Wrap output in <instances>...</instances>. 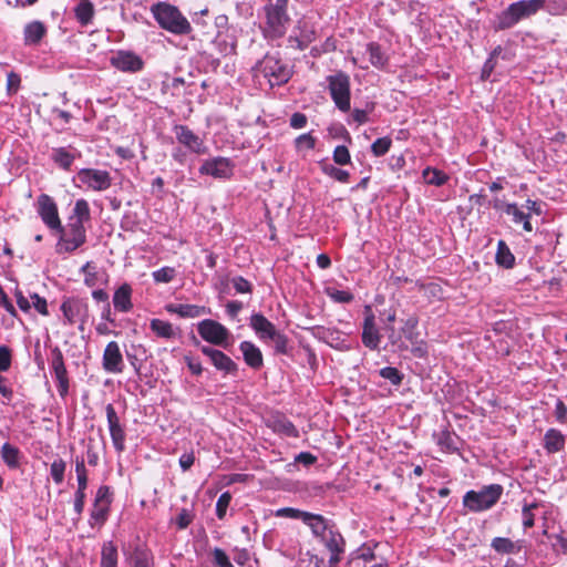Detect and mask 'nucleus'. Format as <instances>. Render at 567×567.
<instances>
[{"instance_id": "f257e3e1", "label": "nucleus", "mask_w": 567, "mask_h": 567, "mask_svg": "<svg viewBox=\"0 0 567 567\" xmlns=\"http://www.w3.org/2000/svg\"><path fill=\"white\" fill-rule=\"evenodd\" d=\"M151 13L158 25L175 35H187L193 31L190 22L181 10L168 2L159 1L151 7Z\"/></svg>"}, {"instance_id": "f03ea898", "label": "nucleus", "mask_w": 567, "mask_h": 567, "mask_svg": "<svg viewBox=\"0 0 567 567\" xmlns=\"http://www.w3.org/2000/svg\"><path fill=\"white\" fill-rule=\"evenodd\" d=\"M288 0H276L265 6L266 25L264 33L266 38L278 39L284 37L290 21L287 13Z\"/></svg>"}, {"instance_id": "7ed1b4c3", "label": "nucleus", "mask_w": 567, "mask_h": 567, "mask_svg": "<svg viewBox=\"0 0 567 567\" xmlns=\"http://www.w3.org/2000/svg\"><path fill=\"white\" fill-rule=\"evenodd\" d=\"M256 71L262 75L270 86H279L289 81L291 78L290 66L282 61L277 54H266L257 64Z\"/></svg>"}, {"instance_id": "20e7f679", "label": "nucleus", "mask_w": 567, "mask_h": 567, "mask_svg": "<svg viewBox=\"0 0 567 567\" xmlns=\"http://www.w3.org/2000/svg\"><path fill=\"white\" fill-rule=\"evenodd\" d=\"M544 0H524L509 4L496 20V30H506L514 27L524 18L535 14L542 7Z\"/></svg>"}, {"instance_id": "39448f33", "label": "nucleus", "mask_w": 567, "mask_h": 567, "mask_svg": "<svg viewBox=\"0 0 567 567\" xmlns=\"http://www.w3.org/2000/svg\"><path fill=\"white\" fill-rule=\"evenodd\" d=\"M52 235L59 236L56 244L59 254L73 252L86 241L85 226L69 219L65 227L61 225V231H54Z\"/></svg>"}, {"instance_id": "423d86ee", "label": "nucleus", "mask_w": 567, "mask_h": 567, "mask_svg": "<svg viewBox=\"0 0 567 567\" xmlns=\"http://www.w3.org/2000/svg\"><path fill=\"white\" fill-rule=\"evenodd\" d=\"M503 493V487L492 484L481 491H470L463 497V504L472 512H482L494 506Z\"/></svg>"}, {"instance_id": "0eeeda50", "label": "nucleus", "mask_w": 567, "mask_h": 567, "mask_svg": "<svg viewBox=\"0 0 567 567\" xmlns=\"http://www.w3.org/2000/svg\"><path fill=\"white\" fill-rule=\"evenodd\" d=\"M331 99L336 106L342 111L350 110V78L343 72L327 78Z\"/></svg>"}, {"instance_id": "6e6552de", "label": "nucleus", "mask_w": 567, "mask_h": 567, "mask_svg": "<svg viewBox=\"0 0 567 567\" xmlns=\"http://www.w3.org/2000/svg\"><path fill=\"white\" fill-rule=\"evenodd\" d=\"M38 215L51 234L61 231V218L55 200L47 194L38 196Z\"/></svg>"}, {"instance_id": "1a4fd4ad", "label": "nucleus", "mask_w": 567, "mask_h": 567, "mask_svg": "<svg viewBox=\"0 0 567 567\" xmlns=\"http://www.w3.org/2000/svg\"><path fill=\"white\" fill-rule=\"evenodd\" d=\"M197 331L205 341L221 347L226 346L230 336L226 327L210 319L200 321L198 323Z\"/></svg>"}, {"instance_id": "9d476101", "label": "nucleus", "mask_w": 567, "mask_h": 567, "mask_svg": "<svg viewBox=\"0 0 567 567\" xmlns=\"http://www.w3.org/2000/svg\"><path fill=\"white\" fill-rule=\"evenodd\" d=\"M79 181L95 192L106 190L112 185V178L106 171L83 168L78 173Z\"/></svg>"}, {"instance_id": "9b49d317", "label": "nucleus", "mask_w": 567, "mask_h": 567, "mask_svg": "<svg viewBox=\"0 0 567 567\" xmlns=\"http://www.w3.org/2000/svg\"><path fill=\"white\" fill-rule=\"evenodd\" d=\"M61 310L70 324L80 322V329L83 330L89 317V308L85 302L79 299H68L62 303Z\"/></svg>"}, {"instance_id": "f8f14e48", "label": "nucleus", "mask_w": 567, "mask_h": 567, "mask_svg": "<svg viewBox=\"0 0 567 567\" xmlns=\"http://www.w3.org/2000/svg\"><path fill=\"white\" fill-rule=\"evenodd\" d=\"M174 132L178 143L184 145L190 152L198 155L208 153V147L205 145L204 141L187 126L176 125L174 127Z\"/></svg>"}, {"instance_id": "ddd939ff", "label": "nucleus", "mask_w": 567, "mask_h": 567, "mask_svg": "<svg viewBox=\"0 0 567 567\" xmlns=\"http://www.w3.org/2000/svg\"><path fill=\"white\" fill-rule=\"evenodd\" d=\"M199 174L215 178H228L233 174V164L226 157H215L205 161L199 167Z\"/></svg>"}, {"instance_id": "4468645a", "label": "nucleus", "mask_w": 567, "mask_h": 567, "mask_svg": "<svg viewBox=\"0 0 567 567\" xmlns=\"http://www.w3.org/2000/svg\"><path fill=\"white\" fill-rule=\"evenodd\" d=\"M381 336L375 324V317L370 306L364 307L362 342L371 350L379 348Z\"/></svg>"}, {"instance_id": "2eb2a0df", "label": "nucleus", "mask_w": 567, "mask_h": 567, "mask_svg": "<svg viewBox=\"0 0 567 567\" xmlns=\"http://www.w3.org/2000/svg\"><path fill=\"white\" fill-rule=\"evenodd\" d=\"M320 542L330 553V567H337V565L341 560L342 554L344 553L346 542L342 535L336 528H333Z\"/></svg>"}, {"instance_id": "dca6fc26", "label": "nucleus", "mask_w": 567, "mask_h": 567, "mask_svg": "<svg viewBox=\"0 0 567 567\" xmlns=\"http://www.w3.org/2000/svg\"><path fill=\"white\" fill-rule=\"evenodd\" d=\"M102 365L109 373L116 374L123 372L124 361L117 342L111 341L106 344L103 352Z\"/></svg>"}, {"instance_id": "f3484780", "label": "nucleus", "mask_w": 567, "mask_h": 567, "mask_svg": "<svg viewBox=\"0 0 567 567\" xmlns=\"http://www.w3.org/2000/svg\"><path fill=\"white\" fill-rule=\"evenodd\" d=\"M105 412L113 445L116 451L122 452L124 450L125 432L120 423V417L112 404L106 405Z\"/></svg>"}, {"instance_id": "a211bd4d", "label": "nucleus", "mask_w": 567, "mask_h": 567, "mask_svg": "<svg viewBox=\"0 0 567 567\" xmlns=\"http://www.w3.org/2000/svg\"><path fill=\"white\" fill-rule=\"evenodd\" d=\"M40 106L45 118L52 126L55 127V130H63L71 118L70 113L60 110L55 105H52L47 99L40 103Z\"/></svg>"}, {"instance_id": "6ab92c4d", "label": "nucleus", "mask_w": 567, "mask_h": 567, "mask_svg": "<svg viewBox=\"0 0 567 567\" xmlns=\"http://www.w3.org/2000/svg\"><path fill=\"white\" fill-rule=\"evenodd\" d=\"M111 63L114 68L124 72H136L143 66V61L132 52L120 51L112 56Z\"/></svg>"}, {"instance_id": "aec40b11", "label": "nucleus", "mask_w": 567, "mask_h": 567, "mask_svg": "<svg viewBox=\"0 0 567 567\" xmlns=\"http://www.w3.org/2000/svg\"><path fill=\"white\" fill-rule=\"evenodd\" d=\"M51 365L58 382V391L61 396H65L69 391V379L61 351H53Z\"/></svg>"}, {"instance_id": "412c9836", "label": "nucleus", "mask_w": 567, "mask_h": 567, "mask_svg": "<svg viewBox=\"0 0 567 567\" xmlns=\"http://www.w3.org/2000/svg\"><path fill=\"white\" fill-rule=\"evenodd\" d=\"M202 352L210 359L216 369L227 373L236 371V363L224 352L206 346L202 348Z\"/></svg>"}, {"instance_id": "4be33fe9", "label": "nucleus", "mask_w": 567, "mask_h": 567, "mask_svg": "<svg viewBox=\"0 0 567 567\" xmlns=\"http://www.w3.org/2000/svg\"><path fill=\"white\" fill-rule=\"evenodd\" d=\"M305 524H307L309 526V528L311 529L312 534L319 538L320 540L322 538H324V536L331 530L334 528L333 525H330L328 523V520L321 516V515H318V514H312V513H309L306 517H305Z\"/></svg>"}, {"instance_id": "5701e85b", "label": "nucleus", "mask_w": 567, "mask_h": 567, "mask_svg": "<svg viewBox=\"0 0 567 567\" xmlns=\"http://www.w3.org/2000/svg\"><path fill=\"white\" fill-rule=\"evenodd\" d=\"M243 352L245 362L252 369H259L262 367V354L259 348H257L250 341H243L239 346Z\"/></svg>"}, {"instance_id": "b1692460", "label": "nucleus", "mask_w": 567, "mask_h": 567, "mask_svg": "<svg viewBox=\"0 0 567 567\" xmlns=\"http://www.w3.org/2000/svg\"><path fill=\"white\" fill-rule=\"evenodd\" d=\"M250 326L260 339H269L277 331L275 326L260 313H255L251 316Z\"/></svg>"}, {"instance_id": "393cba45", "label": "nucleus", "mask_w": 567, "mask_h": 567, "mask_svg": "<svg viewBox=\"0 0 567 567\" xmlns=\"http://www.w3.org/2000/svg\"><path fill=\"white\" fill-rule=\"evenodd\" d=\"M132 288L130 285H122L113 296L114 308L121 312H127L132 309L133 303L131 301Z\"/></svg>"}, {"instance_id": "a878e982", "label": "nucleus", "mask_w": 567, "mask_h": 567, "mask_svg": "<svg viewBox=\"0 0 567 567\" xmlns=\"http://www.w3.org/2000/svg\"><path fill=\"white\" fill-rule=\"evenodd\" d=\"M565 446L564 434L556 430L549 429L544 436V447L548 453H557Z\"/></svg>"}, {"instance_id": "bb28decb", "label": "nucleus", "mask_w": 567, "mask_h": 567, "mask_svg": "<svg viewBox=\"0 0 567 567\" xmlns=\"http://www.w3.org/2000/svg\"><path fill=\"white\" fill-rule=\"evenodd\" d=\"M166 309L168 312L176 313L182 318H196L206 313L205 307L187 303L168 305Z\"/></svg>"}, {"instance_id": "cd10ccee", "label": "nucleus", "mask_w": 567, "mask_h": 567, "mask_svg": "<svg viewBox=\"0 0 567 567\" xmlns=\"http://www.w3.org/2000/svg\"><path fill=\"white\" fill-rule=\"evenodd\" d=\"M90 219L91 212L89 203L85 199H78L71 215L69 216V220L85 225Z\"/></svg>"}, {"instance_id": "c85d7f7f", "label": "nucleus", "mask_w": 567, "mask_h": 567, "mask_svg": "<svg viewBox=\"0 0 567 567\" xmlns=\"http://www.w3.org/2000/svg\"><path fill=\"white\" fill-rule=\"evenodd\" d=\"M74 13L82 25H87L94 17V6L90 0H80L74 8Z\"/></svg>"}, {"instance_id": "c756f323", "label": "nucleus", "mask_w": 567, "mask_h": 567, "mask_svg": "<svg viewBox=\"0 0 567 567\" xmlns=\"http://www.w3.org/2000/svg\"><path fill=\"white\" fill-rule=\"evenodd\" d=\"M495 260L498 266L504 267L506 269H511L515 265V257L512 254L508 246L506 245V243L503 240H499L497 244Z\"/></svg>"}, {"instance_id": "7c9ffc66", "label": "nucleus", "mask_w": 567, "mask_h": 567, "mask_svg": "<svg viewBox=\"0 0 567 567\" xmlns=\"http://www.w3.org/2000/svg\"><path fill=\"white\" fill-rule=\"evenodd\" d=\"M150 326L152 331L159 338L172 339L175 337L174 328L167 321H163L161 319H152Z\"/></svg>"}, {"instance_id": "2f4dec72", "label": "nucleus", "mask_w": 567, "mask_h": 567, "mask_svg": "<svg viewBox=\"0 0 567 567\" xmlns=\"http://www.w3.org/2000/svg\"><path fill=\"white\" fill-rule=\"evenodd\" d=\"M51 158L63 169H69L75 157L66 148L59 147L52 151Z\"/></svg>"}, {"instance_id": "473e14b6", "label": "nucleus", "mask_w": 567, "mask_h": 567, "mask_svg": "<svg viewBox=\"0 0 567 567\" xmlns=\"http://www.w3.org/2000/svg\"><path fill=\"white\" fill-rule=\"evenodd\" d=\"M117 566V549L110 542L105 543L102 547L101 567H116Z\"/></svg>"}, {"instance_id": "72a5a7b5", "label": "nucleus", "mask_w": 567, "mask_h": 567, "mask_svg": "<svg viewBox=\"0 0 567 567\" xmlns=\"http://www.w3.org/2000/svg\"><path fill=\"white\" fill-rule=\"evenodd\" d=\"M81 272L84 275V284L89 287H94L102 280V274L97 271L96 266L91 261L82 266Z\"/></svg>"}, {"instance_id": "f704fd0d", "label": "nucleus", "mask_w": 567, "mask_h": 567, "mask_svg": "<svg viewBox=\"0 0 567 567\" xmlns=\"http://www.w3.org/2000/svg\"><path fill=\"white\" fill-rule=\"evenodd\" d=\"M367 53L369 54L370 63L375 68H383L388 61L385 54L377 43H369L367 45Z\"/></svg>"}, {"instance_id": "c9c22d12", "label": "nucleus", "mask_w": 567, "mask_h": 567, "mask_svg": "<svg viewBox=\"0 0 567 567\" xmlns=\"http://www.w3.org/2000/svg\"><path fill=\"white\" fill-rule=\"evenodd\" d=\"M435 436H436L437 445H440L443 451L453 452V451L457 450V447H456L457 436L454 433H451L447 430H443L440 433H437Z\"/></svg>"}, {"instance_id": "e433bc0d", "label": "nucleus", "mask_w": 567, "mask_h": 567, "mask_svg": "<svg viewBox=\"0 0 567 567\" xmlns=\"http://www.w3.org/2000/svg\"><path fill=\"white\" fill-rule=\"evenodd\" d=\"M492 548L501 554H512L519 549L509 538L496 537L492 540Z\"/></svg>"}, {"instance_id": "4c0bfd02", "label": "nucleus", "mask_w": 567, "mask_h": 567, "mask_svg": "<svg viewBox=\"0 0 567 567\" xmlns=\"http://www.w3.org/2000/svg\"><path fill=\"white\" fill-rule=\"evenodd\" d=\"M417 319L415 317L408 318L403 327L401 328V334L404 336L406 340H409L413 346L416 344V327H417Z\"/></svg>"}, {"instance_id": "58836bf2", "label": "nucleus", "mask_w": 567, "mask_h": 567, "mask_svg": "<svg viewBox=\"0 0 567 567\" xmlns=\"http://www.w3.org/2000/svg\"><path fill=\"white\" fill-rule=\"evenodd\" d=\"M321 169L326 175L338 182L347 183L349 181L350 174L344 169L333 166L332 164L323 163L321 164Z\"/></svg>"}, {"instance_id": "ea45409f", "label": "nucleus", "mask_w": 567, "mask_h": 567, "mask_svg": "<svg viewBox=\"0 0 567 567\" xmlns=\"http://www.w3.org/2000/svg\"><path fill=\"white\" fill-rule=\"evenodd\" d=\"M2 458L10 468H14L19 464V451L9 443L2 446Z\"/></svg>"}, {"instance_id": "a19ab883", "label": "nucleus", "mask_w": 567, "mask_h": 567, "mask_svg": "<svg viewBox=\"0 0 567 567\" xmlns=\"http://www.w3.org/2000/svg\"><path fill=\"white\" fill-rule=\"evenodd\" d=\"M423 177L427 184L436 186L443 185L447 179V176L443 172L432 168L424 169Z\"/></svg>"}, {"instance_id": "79ce46f5", "label": "nucleus", "mask_w": 567, "mask_h": 567, "mask_svg": "<svg viewBox=\"0 0 567 567\" xmlns=\"http://www.w3.org/2000/svg\"><path fill=\"white\" fill-rule=\"evenodd\" d=\"M75 472L78 477V491L85 493L87 486V472L83 460H76Z\"/></svg>"}, {"instance_id": "37998d69", "label": "nucleus", "mask_w": 567, "mask_h": 567, "mask_svg": "<svg viewBox=\"0 0 567 567\" xmlns=\"http://www.w3.org/2000/svg\"><path fill=\"white\" fill-rule=\"evenodd\" d=\"M392 145V141L389 137H381L373 142L371 151L375 156H383L386 154Z\"/></svg>"}, {"instance_id": "c03bdc74", "label": "nucleus", "mask_w": 567, "mask_h": 567, "mask_svg": "<svg viewBox=\"0 0 567 567\" xmlns=\"http://www.w3.org/2000/svg\"><path fill=\"white\" fill-rule=\"evenodd\" d=\"M309 513L308 512H302L300 509H297V508H292V507H284V508H279L277 512H276V516L277 517H286V518H293V519H301L302 522H305V517L308 515Z\"/></svg>"}, {"instance_id": "a18cd8bd", "label": "nucleus", "mask_w": 567, "mask_h": 567, "mask_svg": "<svg viewBox=\"0 0 567 567\" xmlns=\"http://www.w3.org/2000/svg\"><path fill=\"white\" fill-rule=\"evenodd\" d=\"M380 375L389 380L393 385H399L402 382L401 372L393 367H385L380 370Z\"/></svg>"}, {"instance_id": "49530a36", "label": "nucleus", "mask_w": 567, "mask_h": 567, "mask_svg": "<svg viewBox=\"0 0 567 567\" xmlns=\"http://www.w3.org/2000/svg\"><path fill=\"white\" fill-rule=\"evenodd\" d=\"M175 269L172 267H163L153 272V279L156 282H169L175 277Z\"/></svg>"}, {"instance_id": "de8ad7c7", "label": "nucleus", "mask_w": 567, "mask_h": 567, "mask_svg": "<svg viewBox=\"0 0 567 567\" xmlns=\"http://www.w3.org/2000/svg\"><path fill=\"white\" fill-rule=\"evenodd\" d=\"M64 471H65V463L62 460H55L51 464L50 473H51L53 481L56 484H60L63 482Z\"/></svg>"}, {"instance_id": "09e8293b", "label": "nucleus", "mask_w": 567, "mask_h": 567, "mask_svg": "<svg viewBox=\"0 0 567 567\" xmlns=\"http://www.w3.org/2000/svg\"><path fill=\"white\" fill-rule=\"evenodd\" d=\"M231 501V495L228 492L223 493L216 504V515L219 519H223L226 515V511L229 506V503Z\"/></svg>"}, {"instance_id": "8fccbe9b", "label": "nucleus", "mask_w": 567, "mask_h": 567, "mask_svg": "<svg viewBox=\"0 0 567 567\" xmlns=\"http://www.w3.org/2000/svg\"><path fill=\"white\" fill-rule=\"evenodd\" d=\"M384 329L388 331V338L393 346H396L399 349L409 348L408 344H405V342L402 340L401 332H396L393 326L384 324Z\"/></svg>"}, {"instance_id": "3c124183", "label": "nucleus", "mask_w": 567, "mask_h": 567, "mask_svg": "<svg viewBox=\"0 0 567 567\" xmlns=\"http://www.w3.org/2000/svg\"><path fill=\"white\" fill-rule=\"evenodd\" d=\"M537 503L526 504L523 507L522 516H523V526L524 528H530L534 526V514L533 509L537 508Z\"/></svg>"}, {"instance_id": "603ef678", "label": "nucleus", "mask_w": 567, "mask_h": 567, "mask_svg": "<svg viewBox=\"0 0 567 567\" xmlns=\"http://www.w3.org/2000/svg\"><path fill=\"white\" fill-rule=\"evenodd\" d=\"M350 153L344 145H339L333 151V161L338 165H346L350 163Z\"/></svg>"}, {"instance_id": "864d4df0", "label": "nucleus", "mask_w": 567, "mask_h": 567, "mask_svg": "<svg viewBox=\"0 0 567 567\" xmlns=\"http://www.w3.org/2000/svg\"><path fill=\"white\" fill-rule=\"evenodd\" d=\"M109 504L110 501H106L105 504H94V508L91 514L92 519L96 523H104L109 511Z\"/></svg>"}, {"instance_id": "5fc2aeb1", "label": "nucleus", "mask_w": 567, "mask_h": 567, "mask_svg": "<svg viewBox=\"0 0 567 567\" xmlns=\"http://www.w3.org/2000/svg\"><path fill=\"white\" fill-rule=\"evenodd\" d=\"M11 350L7 346H0V372L8 371L11 367Z\"/></svg>"}, {"instance_id": "6e6d98bb", "label": "nucleus", "mask_w": 567, "mask_h": 567, "mask_svg": "<svg viewBox=\"0 0 567 567\" xmlns=\"http://www.w3.org/2000/svg\"><path fill=\"white\" fill-rule=\"evenodd\" d=\"M194 519V514L187 508H183L176 517V524L179 529L187 528Z\"/></svg>"}, {"instance_id": "4d7b16f0", "label": "nucleus", "mask_w": 567, "mask_h": 567, "mask_svg": "<svg viewBox=\"0 0 567 567\" xmlns=\"http://www.w3.org/2000/svg\"><path fill=\"white\" fill-rule=\"evenodd\" d=\"M504 212L513 217V221L519 224L525 219L526 215L523 210H520L516 204H506Z\"/></svg>"}, {"instance_id": "13d9d810", "label": "nucleus", "mask_w": 567, "mask_h": 567, "mask_svg": "<svg viewBox=\"0 0 567 567\" xmlns=\"http://www.w3.org/2000/svg\"><path fill=\"white\" fill-rule=\"evenodd\" d=\"M213 558L217 567H234L226 553L220 548L214 549Z\"/></svg>"}, {"instance_id": "bf43d9fd", "label": "nucleus", "mask_w": 567, "mask_h": 567, "mask_svg": "<svg viewBox=\"0 0 567 567\" xmlns=\"http://www.w3.org/2000/svg\"><path fill=\"white\" fill-rule=\"evenodd\" d=\"M329 296L337 302L349 303L353 300V295L346 290H328Z\"/></svg>"}, {"instance_id": "052dcab7", "label": "nucleus", "mask_w": 567, "mask_h": 567, "mask_svg": "<svg viewBox=\"0 0 567 567\" xmlns=\"http://www.w3.org/2000/svg\"><path fill=\"white\" fill-rule=\"evenodd\" d=\"M233 286L238 293L251 292V284L243 277H235L231 279Z\"/></svg>"}, {"instance_id": "680f3d73", "label": "nucleus", "mask_w": 567, "mask_h": 567, "mask_svg": "<svg viewBox=\"0 0 567 567\" xmlns=\"http://www.w3.org/2000/svg\"><path fill=\"white\" fill-rule=\"evenodd\" d=\"M316 145V140L310 134H302L296 138L297 148L312 150Z\"/></svg>"}, {"instance_id": "e2e57ef3", "label": "nucleus", "mask_w": 567, "mask_h": 567, "mask_svg": "<svg viewBox=\"0 0 567 567\" xmlns=\"http://www.w3.org/2000/svg\"><path fill=\"white\" fill-rule=\"evenodd\" d=\"M300 564L301 567H327L322 558L310 554H307V558H302Z\"/></svg>"}, {"instance_id": "0e129e2a", "label": "nucleus", "mask_w": 567, "mask_h": 567, "mask_svg": "<svg viewBox=\"0 0 567 567\" xmlns=\"http://www.w3.org/2000/svg\"><path fill=\"white\" fill-rule=\"evenodd\" d=\"M269 339H271L275 342V348L278 352L285 353L287 349V338L276 331L274 336H271Z\"/></svg>"}, {"instance_id": "69168bd1", "label": "nucleus", "mask_w": 567, "mask_h": 567, "mask_svg": "<svg viewBox=\"0 0 567 567\" xmlns=\"http://www.w3.org/2000/svg\"><path fill=\"white\" fill-rule=\"evenodd\" d=\"M373 555L370 553L369 549H362L361 551L353 554L350 564L351 565H359L360 560H363L364 563H370Z\"/></svg>"}, {"instance_id": "338daca9", "label": "nucleus", "mask_w": 567, "mask_h": 567, "mask_svg": "<svg viewBox=\"0 0 567 567\" xmlns=\"http://www.w3.org/2000/svg\"><path fill=\"white\" fill-rule=\"evenodd\" d=\"M295 462L303 464L305 466H310L317 462V457L309 452H301L296 455Z\"/></svg>"}, {"instance_id": "774afa93", "label": "nucleus", "mask_w": 567, "mask_h": 567, "mask_svg": "<svg viewBox=\"0 0 567 567\" xmlns=\"http://www.w3.org/2000/svg\"><path fill=\"white\" fill-rule=\"evenodd\" d=\"M307 124V116L302 113H295L290 118V125L293 128H302Z\"/></svg>"}]
</instances>
